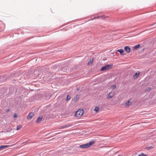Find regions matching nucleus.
<instances>
[{
	"mask_svg": "<svg viewBox=\"0 0 156 156\" xmlns=\"http://www.w3.org/2000/svg\"><path fill=\"white\" fill-rule=\"evenodd\" d=\"M43 118V116L42 115H40L39 116L37 119L36 122L37 123H39L40 122Z\"/></svg>",
	"mask_w": 156,
	"mask_h": 156,
	"instance_id": "obj_7",
	"label": "nucleus"
},
{
	"mask_svg": "<svg viewBox=\"0 0 156 156\" xmlns=\"http://www.w3.org/2000/svg\"><path fill=\"white\" fill-rule=\"evenodd\" d=\"M131 99H130L128 100V101L126 102V105L127 106H129L131 105V103H130V101H131Z\"/></svg>",
	"mask_w": 156,
	"mask_h": 156,
	"instance_id": "obj_12",
	"label": "nucleus"
},
{
	"mask_svg": "<svg viewBox=\"0 0 156 156\" xmlns=\"http://www.w3.org/2000/svg\"><path fill=\"white\" fill-rule=\"evenodd\" d=\"M21 127V126L20 125H18L17 126V130H19Z\"/></svg>",
	"mask_w": 156,
	"mask_h": 156,
	"instance_id": "obj_17",
	"label": "nucleus"
},
{
	"mask_svg": "<svg viewBox=\"0 0 156 156\" xmlns=\"http://www.w3.org/2000/svg\"><path fill=\"white\" fill-rule=\"evenodd\" d=\"M54 132H55V133L54 134V135H57L58 134H59L61 133L60 132H57V131H54Z\"/></svg>",
	"mask_w": 156,
	"mask_h": 156,
	"instance_id": "obj_20",
	"label": "nucleus"
},
{
	"mask_svg": "<svg viewBox=\"0 0 156 156\" xmlns=\"http://www.w3.org/2000/svg\"><path fill=\"white\" fill-rule=\"evenodd\" d=\"M100 18V17H99V16H98V17H95H95H94V18H93V19H95L96 18Z\"/></svg>",
	"mask_w": 156,
	"mask_h": 156,
	"instance_id": "obj_25",
	"label": "nucleus"
},
{
	"mask_svg": "<svg viewBox=\"0 0 156 156\" xmlns=\"http://www.w3.org/2000/svg\"><path fill=\"white\" fill-rule=\"evenodd\" d=\"M93 61V59H90L88 62V64H89L90 63L92 64Z\"/></svg>",
	"mask_w": 156,
	"mask_h": 156,
	"instance_id": "obj_14",
	"label": "nucleus"
},
{
	"mask_svg": "<svg viewBox=\"0 0 156 156\" xmlns=\"http://www.w3.org/2000/svg\"><path fill=\"white\" fill-rule=\"evenodd\" d=\"M83 109H79L76 112L75 115L76 117H80L83 115Z\"/></svg>",
	"mask_w": 156,
	"mask_h": 156,
	"instance_id": "obj_3",
	"label": "nucleus"
},
{
	"mask_svg": "<svg viewBox=\"0 0 156 156\" xmlns=\"http://www.w3.org/2000/svg\"><path fill=\"white\" fill-rule=\"evenodd\" d=\"M124 50L127 52L128 53L130 52L131 50L130 48L128 46H125L124 47Z\"/></svg>",
	"mask_w": 156,
	"mask_h": 156,
	"instance_id": "obj_8",
	"label": "nucleus"
},
{
	"mask_svg": "<svg viewBox=\"0 0 156 156\" xmlns=\"http://www.w3.org/2000/svg\"><path fill=\"white\" fill-rule=\"evenodd\" d=\"M70 98V97L68 95L66 97V100L67 101L69 100Z\"/></svg>",
	"mask_w": 156,
	"mask_h": 156,
	"instance_id": "obj_18",
	"label": "nucleus"
},
{
	"mask_svg": "<svg viewBox=\"0 0 156 156\" xmlns=\"http://www.w3.org/2000/svg\"><path fill=\"white\" fill-rule=\"evenodd\" d=\"M6 80V78H5V79H4L3 80H2L3 81H5V80Z\"/></svg>",
	"mask_w": 156,
	"mask_h": 156,
	"instance_id": "obj_27",
	"label": "nucleus"
},
{
	"mask_svg": "<svg viewBox=\"0 0 156 156\" xmlns=\"http://www.w3.org/2000/svg\"><path fill=\"white\" fill-rule=\"evenodd\" d=\"M117 51L119 52L121 55H124V51L122 49H120L117 50Z\"/></svg>",
	"mask_w": 156,
	"mask_h": 156,
	"instance_id": "obj_10",
	"label": "nucleus"
},
{
	"mask_svg": "<svg viewBox=\"0 0 156 156\" xmlns=\"http://www.w3.org/2000/svg\"><path fill=\"white\" fill-rule=\"evenodd\" d=\"M116 86L115 85H113L111 86V87L113 89H115L116 88Z\"/></svg>",
	"mask_w": 156,
	"mask_h": 156,
	"instance_id": "obj_19",
	"label": "nucleus"
},
{
	"mask_svg": "<svg viewBox=\"0 0 156 156\" xmlns=\"http://www.w3.org/2000/svg\"><path fill=\"white\" fill-rule=\"evenodd\" d=\"M151 90V87H149L148 88V90H149V91H150V90Z\"/></svg>",
	"mask_w": 156,
	"mask_h": 156,
	"instance_id": "obj_26",
	"label": "nucleus"
},
{
	"mask_svg": "<svg viewBox=\"0 0 156 156\" xmlns=\"http://www.w3.org/2000/svg\"><path fill=\"white\" fill-rule=\"evenodd\" d=\"M34 113L33 112L30 113L27 116V118L28 119L30 120L34 116Z\"/></svg>",
	"mask_w": 156,
	"mask_h": 156,
	"instance_id": "obj_6",
	"label": "nucleus"
},
{
	"mask_svg": "<svg viewBox=\"0 0 156 156\" xmlns=\"http://www.w3.org/2000/svg\"><path fill=\"white\" fill-rule=\"evenodd\" d=\"M5 111L6 112H10V109H7Z\"/></svg>",
	"mask_w": 156,
	"mask_h": 156,
	"instance_id": "obj_24",
	"label": "nucleus"
},
{
	"mask_svg": "<svg viewBox=\"0 0 156 156\" xmlns=\"http://www.w3.org/2000/svg\"><path fill=\"white\" fill-rule=\"evenodd\" d=\"M114 96V93L112 92H110L106 97L107 99H110Z\"/></svg>",
	"mask_w": 156,
	"mask_h": 156,
	"instance_id": "obj_5",
	"label": "nucleus"
},
{
	"mask_svg": "<svg viewBox=\"0 0 156 156\" xmlns=\"http://www.w3.org/2000/svg\"><path fill=\"white\" fill-rule=\"evenodd\" d=\"M140 73L139 72H137L133 76V78L134 79L137 78L139 75Z\"/></svg>",
	"mask_w": 156,
	"mask_h": 156,
	"instance_id": "obj_9",
	"label": "nucleus"
},
{
	"mask_svg": "<svg viewBox=\"0 0 156 156\" xmlns=\"http://www.w3.org/2000/svg\"><path fill=\"white\" fill-rule=\"evenodd\" d=\"M153 148V147L152 146H149V147H147L146 149L147 150H149Z\"/></svg>",
	"mask_w": 156,
	"mask_h": 156,
	"instance_id": "obj_16",
	"label": "nucleus"
},
{
	"mask_svg": "<svg viewBox=\"0 0 156 156\" xmlns=\"http://www.w3.org/2000/svg\"><path fill=\"white\" fill-rule=\"evenodd\" d=\"M13 116L14 118H16L17 117V115L16 113H15Z\"/></svg>",
	"mask_w": 156,
	"mask_h": 156,
	"instance_id": "obj_23",
	"label": "nucleus"
},
{
	"mask_svg": "<svg viewBox=\"0 0 156 156\" xmlns=\"http://www.w3.org/2000/svg\"><path fill=\"white\" fill-rule=\"evenodd\" d=\"M5 76H2L0 77V80H1L2 79L4 78Z\"/></svg>",
	"mask_w": 156,
	"mask_h": 156,
	"instance_id": "obj_21",
	"label": "nucleus"
},
{
	"mask_svg": "<svg viewBox=\"0 0 156 156\" xmlns=\"http://www.w3.org/2000/svg\"><path fill=\"white\" fill-rule=\"evenodd\" d=\"M77 90H80V88H77Z\"/></svg>",
	"mask_w": 156,
	"mask_h": 156,
	"instance_id": "obj_29",
	"label": "nucleus"
},
{
	"mask_svg": "<svg viewBox=\"0 0 156 156\" xmlns=\"http://www.w3.org/2000/svg\"><path fill=\"white\" fill-rule=\"evenodd\" d=\"M9 147V145H2L0 146V150H3Z\"/></svg>",
	"mask_w": 156,
	"mask_h": 156,
	"instance_id": "obj_11",
	"label": "nucleus"
},
{
	"mask_svg": "<svg viewBox=\"0 0 156 156\" xmlns=\"http://www.w3.org/2000/svg\"><path fill=\"white\" fill-rule=\"evenodd\" d=\"M140 46V44H138L137 45H136L135 46H134L133 47V48L135 49H136L137 48H139Z\"/></svg>",
	"mask_w": 156,
	"mask_h": 156,
	"instance_id": "obj_13",
	"label": "nucleus"
},
{
	"mask_svg": "<svg viewBox=\"0 0 156 156\" xmlns=\"http://www.w3.org/2000/svg\"><path fill=\"white\" fill-rule=\"evenodd\" d=\"M73 125V124H67L59 126L58 129H64L65 128H68L71 126Z\"/></svg>",
	"mask_w": 156,
	"mask_h": 156,
	"instance_id": "obj_4",
	"label": "nucleus"
},
{
	"mask_svg": "<svg viewBox=\"0 0 156 156\" xmlns=\"http://www.w3.org/2000/svg\"><path fill=\"white\" fill-rule=\"evenodd\" d=\"M52 133H53V132H51L49 134H51Z\"/></svg>",
	"mask_w": 156,
	"mask_h": 156,
	"instance_id": "obj_28",
	"label": "nucleus"
},
{
	"mask_svg": "<svg viewBox=\"0 0 156 156\" xmlns=\"http://www.w3.org/2000/svg\"><path fill=\"white\" fill-rule=\"evenodd\" d=\"M75 99H76V100H77L79 99V96L78 95H76L75 97Z\"/></svg>",
	"mask_w": 156,
	"mask_h": 156,
	"instance_id": "obj_22",
	"label": "nucleus"
},
{
	"mask_svg": "<svg viewBox=\"0 0 156 156\" xmlns=\"http://www.w3.org/2000/svg\"><path fill=\"white\" fill-rule=\"evenodd\" d=\"M99 108L98 107H96L94 109V111H96V112H97L99 111Z\"/></svg>",
	"mask_w": 156,
	"mask_h": 156,
	"instance_id": "obj_15",
	"label": "nucleus"
},
{
	"mask_svg": "<svg viewBox=\"0 0 156 156\" xmlns=\"http://www.w3.org/2000/svg\"><path fill=\"white\" fill-rule=\"evenodd\" d=\"M95 140H93L88 143L80 145L79 147L83 149L88 148L90 147L91 145H93L95 142Z\"/></svg>",
	"mask_w": 156,
	"mask_h": 156,
	"instance_id": "obj_1",
	"label": "nucleus"
},
{
	"mask_svg": "<svg viewBox=\"0 0 156 156\" xmlns=\"http://www.w3.org/2000/svg\"><path fill=\"white\" fill-rule=\"evenodd\" d=\"M113 64H111L110 65H106L105 66L102 67L101 71H103L105 70H107L110 69L112 67Z\"/></svg>",
	"mask_w": 156,
	"mask_h": 156,
	"instance_id": "obj_2",
	"label": "nucleus"
}]
</instances>
